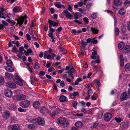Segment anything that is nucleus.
I'll return each instance as SVG.
<instances>
[{"mask_svg": "<svg viewBox=\"0 0 130 130\" xmlns=\"http://www.w3.org/2000/svg\"><path fill=\"white\" fill-rule=\"evenodd\" d=\"M57 122L58 124H62L63 126L66 127L69 124L68 121L65 118H60L57 119Z\"/></svg>", "mask_w": 130, "mask_h": 130, "instance_id": "f257e3e1", "label": "nucleus"}, {"mask_svg": "<svg viewBox=\"0 0 130 130\" xmlns=\"http://www.w3.org/2000/svg\"><path fill=\"white\" fill-rule=\"evenodd\" d=\"M35 121H36L38 124L41 126L44 125L45 124V121L44 118L41 117H39L37 119H32V122L35 123Z\"/></svg>", "mask_w": 130, "mask_h": 130, "instance_id": "f03ea898", "label": "nucleus"}, {"mask_svg": "<svg viewBox=\"0 0 130 130\" xmlns=\"http://www.w3.org/2000/svg\"><path fill=\"white\" fill-rule=\"evenodd\" d=\"M27 96L23 94H20L16 95L14 96V100L21 101L25 100L26 99Z\"/></svg>", "mask_w": 130, "mask_h": 130, "instance_id": "7ed1b4c3", "label": "nucleus"}, {"mask_svg": "<svg viewBox=\"0 0 130 130\" xmlns=\"http://www.w3.org/2000/svg\"><path fill=\"white\" fill-rule=\"evenodd\" d=\"M20 105L23 108L28 107L30 104V102L28 100H25L21 102L20 103Z\"/></svg>", "mask_w": 130, "mask_h": 130, "instance_id": "20e7f679", "label": "nucleus"}, {"mask_svg": "<svg viewBox=\"0 0 130 130\" xmlns=\"http://www.w3.org/2000/svg\"><path fill=\"white\" fill-rule=\"evenodd\" d=\"M28 18V17L26 15H25L24 17L22 16L17 19V24L20 25H22L23 24V22L25 19H26Z\"/></svg>", "mask_w": 130, "mask_h": 130, "instance_id": "39448f33", "label": "nucleus"}, {"mask_svg": "<svg viewBox=\"0 0 130 130\" xmlns=\"http://www.w3.org/2000/svg\"><path fill=\"white\" fill-rule=\"evenodd\" d=\"M6 85L8 87L11 89H15L17 87L16 85L12 82H8Z\"/></svg>", "mask_w": 130, "mask_h": 130, "instance_id": "423d86ee", "label": "nucleus"}, {"mask_svg": "<svg viewBox=\"0 0 130 130\" xmlns=\"http://www.w3.org/2000/svg\"><path fill=\"white\" fill-rule=\"evenodd\" d=\"M14 82L20 86H22L23 84L22 80L20 78H14L13 79Z\"/></svg>", "mask_w": 130, "mask_h": 130, "instance_id": "0eeeda50", "label": "nucleus"}, {"mask_svg": "<svg viewBox=\"0 0 130 130\" xmlns=\"http://www.w3.org/2000/svg\"><path fill=\"white\" fill-rule=\"evenodd\" d=\"M63 15L69 19L71 20L72 18V15L67 10H64L62 12Z\"/></svg>", "mask_w": 130, "mask_h": 130, "instance_id": "6e6552de", "label": "nucleus"}, {"mask_svg": "<svg viewBox=\"0 0 130 130\" xmlns=\"http://www.w3.org/2000/svg\"><path fill=\"white\" fill-rule=\"evenodd\" d=\"M112 117V115L111 113H106L104 115V120L107 121H109Z\"/></svg>", "mask_w": 130, "mask_h": 130, "instance_id": "1a4fd4ad", "label": "nucleus"}, {"mask_svg": "<svg viewBox=\"0 0 130 130\" xmlns=\"http://www.w3.org/2000/svg\"><path fill=\"white\" fill-rule=\"evenodd\" d=\"M12 130H20V127L19 125L17 124H14L10 126Z\"/></svg>", "mask_w": 130, "mask_h": 130, "instance_id": "9d476101", "label": "nucleus"}, {"mask_svg": "<svg viewBox=\"0 0 130 130\" xmlns=\"http://www.w3.org/2000/svg\"><path fill=\"white\" fill-rule=\"evenodd\" d=\"M128 97L127 96L126 92H124L121 95L120 99L121 101H123L126 100L127 98Z\"/></svg>", "mask_w": 130, "mask_h": 130, "instance_id": "9b49d317", "label": "nucleus"}, {"mask_svg": "<svg viewBox=\"0 0 130 130\" xmlns=\"http://www.w3.org/2000/svg\"><path fill=\"white\" fill-rule=\"evenodd\" d=\"M4 93L6 96L10 97L12 94V92L10 90H6L5 91Z\"/></svg>", "mask_w": 130, "mask_h": 130, "instance_id": "f8f14e48", "label": "nucleus"}, {"mask_svg": "<svg viewBox=\"0 0 130 130\" xmlns=\"http://www.w3.org/2000/svg\"><path fill=\"white\" fill-rule=\"evenodd\" d=\"M5 75L6 78L11 79L13 78V75L10 73L6 72Z\"/></svg>", "mask_w": 130, "mask_h": 130, "instance_id": "ddd939ff", "label": "nucleus"}, {"mask_svg": "<svg viewBox=\"0 0 130 130\" xmlns=\"http://www.w3.org/2000/svg\"><path fill=\"white\" fill-rule=\"evenodd\" d=\"M40 111L42 114H45L46 113H48L49 111L46 107H43L41 108Z\"/></svg>", "mask_w": 130, "mask_h": 130, "instance_id": "4468645a", "label": "nucleus"}, {"mask_svg": "<svg viewBox=\"0 0 130 130\" xmlns=\"http://www.w3.org/2000/svg\"><path fill=\"white\" fill-rule=\"evenodd\" d=\"M120 61V65L121 66H123L124 64V59L122 55H121L119 58Z\"/></svg>", "mask_w": 130, "mask_h": 130, "instance_id": "2eb2a0df", "label": "nucleus"}, {"mask_svg": "<svg viewBox=\"0 0 130 130\" xmlns=\"http://www.w3.org/2000/svg\"><path fill=\"white\" fill-rule=\"evenodd\" d=\"M114 4L117 6H120L122 4V0H114L113 1Z\"/></svg>", "mask_w": 130, "mask_h": 130, "instance_id": "dca6fc26", "label": "nucleus"}, {"mask_svg": "<svg viewBox=\"0 0 130 130\" xmlns=\"http://www.w3.org/2000/svg\"><path fill=\"white\" fill-rule=\"evenodd\" d=\"M123 51L125 53L129 52L130 51V46L129 45L125 46L123 49Z\"/></svg>", "mask_w": 130, "mask_h": 130, "instance_id": "f3484780", "label": "nucleus"}, {"mask_svg": "<svg viewBox=\"0 0 130 130\" xmlns=\"http://www.w3.org/2000/svg\"><path fill=\"white\" fill-rule=\"evenodd\" d=\"M7 107L10 110H13L15 109V107L13 105L11 102L8 103L7 104Z\"/></svg>", "mask_w": 130, "mask_h": 130, "instance_id": "a211bd4d", "label": "nucleus"}, {"mask_svg": "<svg viewBox=\"0 0 130 130\" xmlns=\"http://www.w3.org/2000/svg\"><path fill=\"white\" fill-rule=\"evenodd\" d=\"M129 126V122H128L123 123L122 124L123 129H126Z\"/></svg>", "mask_w": 130, "mask_h": 130, "instance_id": "6ab92c4d", "label": "nucleus"}, {"mask_svg": "<svg viewBox=\"0 0 130 130\" xmlns=\"http://www.w3.org/2000/svg\"><path fill=\"white\" fill-rule=\"evenodd\" d=\"M74 72H76L77 71H76L72 67V68H71L68 72V73L69 75H73V73Z\"/></svg>", "mask_w": 130, "mask_h": 130, "instance_id": "aec40b11", "label": "nucleus"}, {"mask_svg": "<svg viewBox=\"0 0 130 130\" xmlns=\"http://www.w3.org/2000/svg\"><path fill=\"white\" fill-rule=\"evenodd\" d=\"M75 125L77 127L80 128L82 127L83 124L81 122L78 121L75 123Z\"/></svg>", "mask_w": 130, "mask_h": 130, "instance_id": "412c9836", "label": "nucleus"}, {"mask_svg": "<svg viewBox=\"0 0 130 130\" xmlns=\"http://www.w3.org/2000/svg\"><path fill=\"white\" fill-rule=\"evenodd\" d=\"M124 43L122 42H121L118 44V47L119 49L121 50H122L124 47Z\"/></svg>", "mask_w": 130, "mask_h": 130, "instance_id": "4be33fe9", "label": "nucleus"}, {"mask_svg": "<svg viewBox=\"0 0 130 130\" xmlns=\"http://www.w3.org/2000/svg\"><path fill=\"white\" fill-rule=\"evenodd\" d=\"M40 105V103L38 101H35L33 104V106L35 108H37Z\"/></svg>", "mask_w": 130, "mask_h": 130, "instance_id": "5701e85b", "label": "nucleus"}, {"mask_svg": "<svg viewBox=\"0 0 130 130\" xmlns=\"http://www.w3.org/2000/svg\"><path fill=\"white\" fill-rule=\"evenodd\" d=\"M6 69V70L8 71L12 72L14 71V68L11 67V66H7Z\"/></svg>", "mask_w": 130, "mask_h": 130, "instance_id": "b1692460", "label": "nucleus"}, {"mask_svg": "<svg viewBox=\"0 0 130 130\" xmlns=\"http://www.w3.org/2000/svg\"><path fill=\"white\" fill-rule=\"evenodd\" d=\"M10 116V113L8 111H6L4 113V116L6 119H8Z\"/></svg>", "mask_w": 130, "mask_h": 130, "instance_id": "393cba45", "label": "nucleus"}, {"mask_svg": "<svg viewBox=\"0 0 130 130\" xmlns=\"http://www.w3.org/2000/svg\"><path fill=\"white\" fill-rule=\"evenodd\" d=\"M66 97L62 95L59 98V100L60 102H63L66 100Z\"/></svg>", "mask_w": 130, "mask_h": 130, "instance_id": "a878e982", "label": "nucleus"}, {"mask_svg": "<svg viewBox=\"0 0 130 130\" xmlns=\"http://www.w3.org/2000/svg\"><path fill=\"white\" fill-rule=\"evenodd\" d=\"M10 120L12 123H15L17 121L16 118L14 117H11L10 118Z\"/></svg>", "mask_w": 130, "mask_h": 130, "instance_id": "bb28decb", "label": "nucleus"}, {"mask_svg": "<svg viewBox=\"0 0 130 130\" xmlns=\"http://www.w3.org/2000/svg\"><path fill=\"white\" fill-rule=\"evenodd\" d=\"M92 31L95 34H97L99 31V30H98L96 28L92 27Z\"/></svg>", "mask_w": 130, "mask_h": 130, "instance_id": "cd10ccee", "label": "nucleus"}, {"mask_svg": "<svg viewBox=\"0 0 130 130\" xmlns=\"http://www.w3.org/2000/svg\"><path fill=\"white\" fill-rule=\"evenodd\" d=\"M125 13L123 8H121L119 11V13L121 15L124 14Z\"/></svg>", "mask_w": 130, "mask_h": 130, "instance_id": "c85d7f7f", "label": "nucleus"}, {"mask_svg": "<svg viewBox=\"0 0 130 130\" xmlns=\"http://www.w3.org/2000/svg\"><path fill=\"white\" fill-rule=\"evenodd\" d=\"M27 127L30 129H33L35 128V126L33 124H30L28 125Z\"/></svg>", "mask_w": 130, "mask_h": 130, "instance_id": "c756f323", "label": "nucleus"}, {"mask_svg": "<svg viewBox=\"0 0 130 130\" xmlns=\"http://www.w3.org/2000/svg\"><path fill=\"white\" fill-rule=\"evenodd\" d=\"M58 112L57 110H55L52 113L50 112V115L52 117L55 116L57 114Z\"/></svg>", "mask_w": 130, "mask_h": 130, "instance_id": "7c9ffc66", "label": "nucleus"}, {"mask_svg": "<svg viewBox=\"0 0 130 130\" xmlns=\"http://www.w3.org/2000/svg\"><path fill=\"white\" fill-rule=\"evenodd\" d=\"M130 68V64L129 63L126 64L125 66L124 69L125 70L127 71Z\"/></svg>", "mask_w": 130, "mask_h": 130, "instance_id": "2f4dec72", "label": "nucleus"}, {"mask_svg": "<svg viewBox=\"0 0 130 130\" xmlns=\"http://www.w3.org/2000/svg\"><path fill=\"white\" fill-rule=\"evenodd\" d=\"M6 64L8 66H11L12 64V61L10 60H8L6 61Z\"/></svg>", "mask_w": 130, "mask_h": 130, "instance_id": "473e14b6", "label": "nucleus"}, {"mask_svg": "<svg viewBox=\"0 0 130 130\" xmlns=\"http://www.w3.org/2000/svg\"><path fill=\"white\" fill-rule=\"evenodd\" d=\"M81 44L82 45L84 48H85L86 46L87 45V43L86 42H85L84 41L82 40L81 43Z\"/></svg>", "mask_w": 130, "mask_h": 130, "instance_id": "72a5a7b5", "label": "nucleus"}, {"mask_svg": "<svg viewBox=\"0 0 130 130\" xmlns=\"http://www.w3.org/2000/svg\"><path fill=\"white\" fill-rule=\"evenodd\" d=\"M115 34L116 36H118L120 32V30L118 28H116L115 30Z\"/></svg>", "mask_w": 130, "mask_h": 130, "instance_id": "f704fd0d", "label": "nucleus"}, {"mask_svg": "<svg viewBox=\"0 0 130 130\" xmlns=\"http://www.w3.org/2000/svg\"><path fill=\"white\" fill-rule=\"evenodd\" d=\"M48 22L50 24L49 25V27L50 28H52V26H53V21H52L51 20H48Z\"/></svg>", "mask_w": 130, "mask_h": 130, "instance_id": "c9c22d12", "label": "nucleus"}, {"mask_svg": "<svg viewBox=\"0 0 130 130\" xmlns=\"http://www.w3.org/2000/svg\"><path fill=\"white\" fill-rule=\"evenodd\" d=\"M130 3V0H126L124 2V5L127 7Z\"/></svg>", "mask_w": 130, "mask_h": 130, "instance_id": "e433bc0d", "label": "nucleus"}, {"mask_svg": "<svg viewBox=\"0 0 130 130\" xmlns=\"http://www.w3.org/2000/svg\"><path fill=\"white\" fill-rule=\"evenodd\" d=\"M4 82V80L3 77H0V85L3 84Z\"/></svg>", "mask_w": 130, "mask_h": 130, "instance_id": "4c0bfd02", "label": "nucleus"}, {"mask_svg": "<svg viewBox=\"0 0 130 130\" xmlns=\"http://www.w3.org/2000/svg\"><path fill=\"white\" fill-rule=\"evenodd\" d=\"M73 104V107L75 109L77 108L76 106L77 104V102L76 101H75L73 102L72 103Z\"/></svg>", "mask_w": 130, "mask_h": 130, "instance_id": "58836bf2", "label": "nucleus"}, {"mask_svg": "<svg viewBox=\"0 0 130 130\" xmlns=\"http://www.w3.org/2000/svg\"><path fill=\"white\" fill-rule=\"evenodd\" d=\"M126 28L123 25L121 28V30L122 32L124 33L125 32Z\"/></svg>", "mask_w": 130, "mask_h": 130, "instance_id": "ea45409f", "label": "nucleus"}, {"mask_svg": "<svg viewBox=\"0 0 130 130\" xmlns=\"http://www.w3.org/2000/svg\"><path fill=\"white\" fill-rule=\"evenodd\" d=\"M115 119L117 123H119L122 121V119L120 117L118 118L115 117Z\"/></svg>", "mask_w": 130, "mask_h": 130, "instance_id": "a19ab883", "label": "nucleus"}, {"mask_svg": "<svg viewBox=\"0 0 130 130\" xmlns=\"http://www.w3.org/2000/svg\"><path fill=\"white\" fill-rule=\"evenodd\" d=\"M39 63L37 62H36L35 64V68L37 69H38L39 68Z\"/></svg>", "mask_w": 130, "mask_h": 130, "instance_id": "79ce46f5", "label": "nucleus"}, {"mask_svg": "<svg viewBox=\"0 0 130 130\" xmlns=\"http://www.w3.org/2000/svg\"><path fill=\"white\" fill-rule=\"evenodd\" d=\"M18 110L19 111L22 112H25L26 111V109H23L21 108H19L18 109Z\"/></svg>", "mask_w": 130, "mask_h": 130, "instance_id": "37998d69", "label": "nucleus"}, {"mask_svg": "<svg viewBox=\"0 0 130 130\" xmlns=\"http://www.w3.org/2000/svg\"><path fill=\"white\" fill-rule=\"evenodd\" d=\"M54 5L55 6L58 8H61V5L58 3L57 2H56L54 3Z\"/></svg>", "mask_w": 130, "mask_h": 130, "instance_id": "c03bdc74", "label": "nucleus"}, {"mask_svg": "<svg viewBox=\"0 0 130 130\" xmlns=\"http://www.w3.org/2000/svg\"><path fill=\"white\" fill-rule=\"evenodd\" d=\"M33 39L35 40L37 39L38 38V37L37 35L35 33L32 35Z\"/></svg>", "mask_w": 130, "mask_h": 130, "instance_id": "a18cd8bd", "label": "nucleus"}, {"mask_svg": "<svg viewBox=\"0 0 130 130\" xmlns=\"http://www.w3.org/2000/svg\"><path fill=\"white\" fill-rule=\"evenodd\" d=\"M92 91L91 89H89L88 92V96L90 97L91 94L92 93Z\"/></svg>", "mask_w": 130, "mask_h": 130, "instance_id": "49530a36", "label": "nucleus"}, {"mask_svg": "<svg viewBox=\"0 0 130 130\" xmlns=\"http://www.w3.org/2000/svg\"><path fill=\"white\" fill-rule=\"evenodd\" d=\"M94 80L96 82L95 83V85L98 87H100V83L99 81L97 80L96 79H95Z\"/></svg>", "mask_w": 130, "mask_h": 130, "instance_id": "de8ad7c7", "label": "nucleus"}, {"mask_svg": "<svg viewBox=\"0 0 130 130\" xmlns=\"http://www.w3.org/2000/svg\"><path fill=\"white\" fill-rule=\"evenodd\" d=\"M91 18L93 19H95L97 17L96 14L95 13L92 14L91 15Z\"/></svg>", "mask_w": 130, "mask_h": 130, "instance_id": "09e8293b", "label": "nucleus"}, {"mask_svg": "<svg viewBox=\"0 0 130 130\" xmlns=\"http://www.w3.org/2000/svg\"><path fill=\"white\" fill-rule=\"evenodd\" d=\"M27 52L31 55H34L33 53L31 48H29L27 50Z\"/></svg>", "mask_w": 130, "mask_h": 130, "instance_id": "8fccbe9b", "label": "nucleus"}, {"mask_svg": "<svg viewBox=\"0 0 130 130\" xmlns=\"http://www.w3.org/2000/svg\"><path fill=\"white\" fill-rule=\"evenodd\" d=\"M11 51L13 53L16 52L17 51V48L15 46H13V48L11 50Z\"/></svg>", "mask_w": 130, "mask_h": 130, "instance_id": "3c124183", "label": "nucleus"}, {"mask_svg": "<svg viewBox=\"0 0 130 130\" xmlns=\"http://www.w3.org/2000/svg\"><path fill=\"white\" fill-rule=\"evenodd\" d=\"M98 41L96 40H94L91 39V44H96L98 43Z\"/></svg>", "mask_w": 130, "mask_h": 130, "instance_id": "603ef678", "label": "nucleus"}, {"mask_svg": "<svg viewBox=\"0 0 130 130\" xmlns=\"http://www.w3.org/2000/svg\"><path fill=\"white\" fill-rule=\"evenodd\" d=\"M26 37H27V40L28 41H29L31 40V39L30 36L28 34H26Z\"/></svg>", "mask_w": 130, "mask_h": 130, "instance_id": "864d4df0", "label": "nucleus"}, {"mask_svg": "<svg viewBox=\"0 0 130 130\" xmlns=\"http://www.w3.org/2000/svg\"><path fill=\"white\" fill-rule=\"evenodd\" d=\"M83 20L86 23L88 24L89 23V20L86 17L84 18L83 19Z\"/></svg>", "mask_w": 130, "mask_h": 130, "instance_id": "5fc2aeb1", "label": "nucleus"}, {"mask_svg": "<svg viewBox=\"0 0 130 130\" xmlns=\"http://www.w3.org/2000/svg\"><path fill=\"white\" fill-rule=\"evenodd\" d=\"M48 26V23H47L45 25L44 28V30L45 31H47V30Z\"/></svg>", "mask_w": 130, "mask_h": 130, "instance_id": "6e6d98bb", "label": "nucleus"}, {"mask_svg": "<svg viewBox=\"0 0 130 130\" xmlns=\"http://www.w3.org/2000/svg\"><path fill=\"white\" fill-rule=\"evenodd\" d=\"M60 85L62 87H63L65 86L64 82L63 81H61L60 83Z\"/></svg>", "mask_w": 130, "mask_h": 130, "instance_id": "4d7b16f0", "label": "nucleus"}, {"mask_svg": "<svg viewBox=\"0 0 130 130\" xmlns=\"http://www.w3.org/2000/svg\"><path fill=\"white\" fill-rule=\"evenodd\" d=\"M18 9L16 6L14 7L13 9V11L14 12H18Z\"/></svg>", "mask_w": 130, "mask_h": 130, "instance_id": "13d9d810", "label": "nucleus"}, {"mask_svg": "<svg viewBox=\"0 0 130 130\" xmlns=\"http://www.w3.org/2000/svg\"><path fill=\"white\" fill-rule=\"evenodd\" d=\"M127 28L128 30L130 31V21L127 23Z\"/></svg>", "mask_w": 130, "mask_h": 130, "instance_id": "bf43d9fd", "label": "nucleus"}, {"mask_svg": "<svg viewBox=\"0 0 130 130\" xmlns=\"http://www.w3.org/2000/svg\"><path fill=\"white\" fill-rule=\"evenodd\" d=\"M68 90L69 91L71 92L72 91L73 88L72 86H69L68 88Z\"/></svg>", "mask_w": 130, "mask_h": 130, "instance_id": "052dcab7", "label": "nucleus"}, {"mask_svg": "<svg viewBox=\"0 0 130 130\" xmlns=\"http://www.w3.org/2000/svg\"><path fill=\"white\" fill-rule=\"evenodd\" d=\"M58 23L57 22H54L53 21V26H57L58 25Z\"/></svg>", "mask_w": 130, "mask_h": 130, "instance_id": "680f3d73", "label": "nucleus"}, {"mask_svg": "<svg viewBox=\"0 0 130 130\" xmlns=\"http://www.w3.org/2000/svg\"><path fill=\"white\" fill-rule=\"evenodd\" d=\"M41 76H44L45 75V72L43 71H40L39 72Z\"/></svg>", "mask_w": 130, "mask_h": 130, "instance_id": "e2e57ef3", "label": "nucleus"}, {"mask_svg": "<svg viewBox=\"0 0 130 130\" xmlns=\"http://www.w3.org/2000/svg\"><path fill=\"white\" fill-rule=\"evenodd\" d=\"M98 124L97 123H96V122L95 123H94V124L93 125V128H96L97 127V126H98Z\"/></svg>", "mask_w": 130, "mask_h": 130, "instance_id": "0e129e2a", "label": "nucleus"}, {"mask_svg": "<svg viewBox=\"0 0 130 130\" xmlns=\"http://www.w3.org/2000/svg\"><path fill=\"white\" fill-rule=\"evenodd\" d=\"M55 31V30L54 29H53L52 28L50 29L49 31L50 32L53 33Z\"/></svg>", "mask_w": 130, "mask_h": 130, "instance_id": "69168bd1", "label": "nucleus"}, {"mask_svg": "<svg viewBox=\"0 0 130 130\" xmlns=\"http://www.w3.org/2000/svg\"><path fill=\"white\" fill-rule=\"evenodd\" d=\"M2 22L3 24H4L5 25L8 26V25L9 24H8L6 22H5V21L3 20L2 21Z\"/></svg>", "mask_w": 130, "mask_h": 130, "instance_id": "338daca9", "label": "nucleus"}, {"mask_svg": "<svg viewBox=\"0 0 130 130\" xmlns=\"http://www.w3.org/2000/svg\"><path fill=\"white\" fill-rule=\"evenodd\" d=\"M97 54V52L96 51H94L92 53V55L93 56H96Z\"/></svg>", "mask_w": 130, "mask_h": 130, "instance_id": "774afa93", "label": "nucleus"}]
</instances>
